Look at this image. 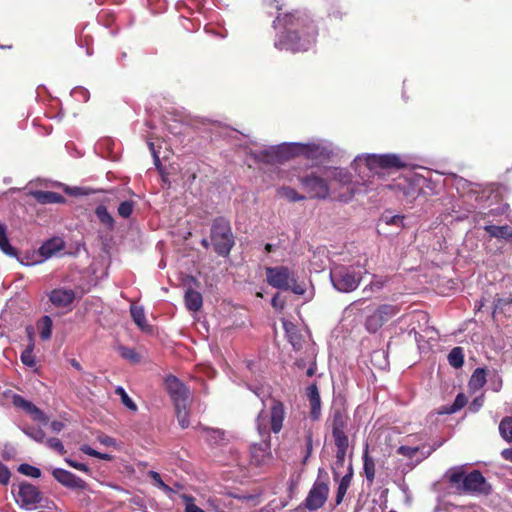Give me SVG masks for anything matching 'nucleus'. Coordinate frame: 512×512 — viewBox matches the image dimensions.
<instances>
[{
  "label": "nucleus",
  "instance_id": "53",
  "mask_svg": "<svg viewBox=\"0 0 512 512\" xmlns=\"http://www.w3.org/2000/svg\"><path fill=\"white\" fill-rule=\"evenodd\" d=\"M467 404V398L464 394L460 393L456 396V399L451 406V408L447 411L448 413H455L458 410L462 409Z\"/></svg>",
  "mask_w": 512,
  "mask_h": 512
},
{
  "label": "nucleus",
  "instance_id": "54",
  "mask_svg": "<svg viewBox=\"0 0 512 512\" xmlns=\"http://www.w3.org/2000/svg\"><path fill=\"white\" fill-rule=\"evenodd\" d=\"M46 444L49 448L57 451L61 455L66 453L64 445L58 438H49L46 440Z\"/></svg>",
  "mask_w": 512,
  "mask_h": 512
},
{
  "label": "nucleus",
  "instance_id": "13",
  "mask_svg": "<svg viewBox=\"0 0 512 512\" xmlns=\"http://www.w3.org/2000/svg\"><path fill=\"white\" fill-rule=\"evenodd\" d=\"M488 488L483 475L479 471L474 470L464 477L460 493H487Z\"/></svg>",
  "mask_w": 512,
  "mask_h": 512
},
{
  "label": "nucleus",
  "instance_id": "30",
  "mask_svg": "<svg viewBox=\"0 0 512 512\" xmlns=\"http://www.w3.org/2000/svg\"><path fill=\"white\" fill-rule=\"evenodd\" d=\"M486 383V372L483 368H477L470 380H469V388L472 390L481 389Z\"/></svg>",
  "mask_w": 512,
  "mask_h": 512
},
{
  "label": "nucleus",
  "instance_id": "64",
  "mask_svg": "<svg viewBox=\"0 0 512 512\" xmlns=\"http://www.w3.org/2000/svg\"><path fill=\"white\" fill-rule=\"evenodd\" d=\"M501 455H502V457H503L505 460H508V461H511V462H512V448L504 449V450L501 452Z\"/></svg>",
  "mask_w": 512,
  "mask_h": 512
},
{
  "label": "nucleus",
  "instance_id": "14",
  "mask_svg": "<svg viewBox=\"0 0 512 512\" xmlns=\"http://www.w3.org/2000/svg\"><path fill=\"white\" fill-rule=\"evenodd\" d=\"M51 473L55 480L66 488L86 490L88 487L84 480L68 470L62 468H53Z\"/></svg>",
  "mask_w": 512,
  "mask_h": 512
},
{
  "label": "nucleus",
  "instance_id": "2",
  "mask_svg": "<svg viewBox=\"0 0 512 512\" xmlns=\"http://www.w3.org/2000/svg\"><path fill=\"white\" fill-rule=\"evenodd\" d=\"M351 181L350 172L339 167H325L299 177V182L310 199L325 200L333 195L342 202L350 201L355 192L349 189L348 193H339L338 186L349 185Z\"/></svg>",
  "mask_w": 512,
  "mask_h": 512
},
{
  "label": "nucleus",
  "instance_id": "63",
  "mask_svg": "<svg viewBox=\"0 0 512 512\" xmlns=\"http://www.w3.org/2000/svg\"><path fill=\"white\" fill-rule=\"evenodd\" d=\"M99 441L106 446H114L116 443L115 440L109 436L100 437Z\"/></svg>",
  "mask_w": 512,
  "mask_h": 512
},
{
  "label": "nucleus",
  "instance_id": "56",
  "mask_svg": "<svg viewBox=\"0 0 512 512\" xmlns=\"http://www.w3.org/2000/svg\"><path fill=\"white\" fill-rule=\"evenodd\" d=\"M65 462L72 468L77 469L79 471L88 472L89 468L87 465L83 463L76 462L70 458H65Z\"/></svg>",
  "mask_w": 512,
  "mask_h": 512
},
{
  "label": "nucleus",
  "instance_id": "19",
  "mask_svg": "<svg viewBox=\"0 0 512 512\" xmlns=\"http://www.w3.org/2000/svg\"><path fill=\"white\" fill-rule=\"evenodd\" d=\"M352 478H353V466H352V462L349 461L347 464L346 473L340 479H338L339 484L337 487L336 498H335L336 505H339L342 503V501L347 493V490L351 485Z\"/></svg>",
  "mask_w": 512,
  "mask_h": 512
},
{
  "label": "nucleus",
  "instance_id": "1",
  "mask_svg": "<svg viewBox=\"0 0 512 512\" xmlns=\"http://www.w3.org/2000/svg\"><path fill=\"white\" fill-rule=\"evenodd\" d=\"M273 25L276 30L274 45L279 50L307 51L318 36L315 22L301 11L279 14Z\"/></svg>",
  "mask_w": 512,
  "mask_h": 512
},
{
  "label": "nucleus",
  "instance_id": "12",
  "mask_svg": "<svg viewBox=\"0 0 512 512\" xmlns=\"http://www.w3.org/2000/svg\"><path fill=\"white\" fill-rule=\"evenodd\" d=\"M16 503L25 510H32L41 500L38 488L30 483H21L18 490H13Z\"/></svg>",
  "mask_w": 512,
  "mask_h": 512
},
{
  "label": "nucleus",
  "instance_id": "15",
  "mask_svg": "<svg viewBox=\"0 0 512 512\" xmlns=\"http://www.w3.org/2000/svg\"><path fill=\"white\" fill-rule=\"evenodd\" d=\"M12 403L15 407L20 408L29 414L33 420L39 421L43 424L47 423L48 418L46 415L32 402L24 399L22 396L14 395Z\"/></svg>",
  "mask_w": 512,
  "mask_h": 512
},
{
  "label": "nucleus",
  "instance_id": "40",
  "mask_svg": "<svg viewBox=\"0 0 512 512\" xmlns=\"http://www.w3.org/2000/svg\"><path fill=\"white\" fill-rule=\"evenodd\" d=\"M465 476L461 468L451 469L448 473L449 481L455 486L459 493L461 492V484Z\"/></svg>",
  "mask_w": 512,
  "mask_h": 512
},
{
  "label": "nucleus",
  "instance_id": "5",
  "mask_svg": "<svg viewBox=\"0 0 512 512\" xmlns=\"http://www.w3.org/2000/svg\"><path fill=\"white\" fill-rule=\"evenodd\" d=\"M362 276L363 272L353 266L336 267L330 273L333 287L342 293L356 290L361 283Z\"/></svg>",
  "mask_w": 512,
  "mask_h": 512
},
{
  "label": "nucleus",
  "instance_id": "26",
  "mask_svg": "<svg viewBox=\"0 0 512 512\" xmlns=\"http://www.w3.org/2000/svg\"><path fill=\"white\" fill-rule=\"evenodd\" d=\"M185 305L189 311H198L201 309L203 304L202 295L193 289H188L185 292Z\"/></svg>",
  "mask_w": 512,
  "mask_h": 512
},
{
  "label": "nucleus",
  "instance_id": "29",
  "mask_svg": "<svg viewBox=\"0 0 512 512\" xmlns=\"http://www.w3.org/2000/svg\"><path fill=\"white\" fill-rule=\"evenodd\" d=\"M363 470L365 473V477L369 483H373L375 479V461L368 454V450L366 449L363 453Z\"/></svg>",
  "mask_w": 512,
  "mask_h": 512
},
{
  "label": "nucleus",
  "instance_id": "25",
  "mask_svg": "<svg viewBox=\"0 0 512 512\" xmlns=\"http://www.w3.org/2000/svg\"><path fill=\"white\" fill-rule=\"evenodd\" d=\"M32 195L41 204L62 203L65 201L62 195L52 191H35Z\"/></svg>",
  "mask_w": 512,
  "mask_h": 512
},
{
  "label": "nucleus",
  "instance_id": "4",
  "mask_svg": "<svg viewBox=\"0 0 512 512\" xmlns=\"http://www.w3.org/2000/svg\"><path fill=\"white\" fill-rule=\"evenodd\" d=\"M266 280L273 288L291 290L298 295L305 292V289L297 283L294 273L285 266L267 267Z\"/></svg>",
  "mask_w": 512,
  "mask_h": 512
},
{
  "label": "nucleus",
  "instance_id": "16",
  "mask_svg": "<svg viewBox=\"0 0 512 512\" xmlns=\"http://www.w3.org/2000/svg\"><path fill=\"white\" fill-rule=\"evenodd\" d=\"M65 248V241L60 237H54L44 242L39 248V254L43 262L61 252Z\"/></svg>",
  "mask_w": 512,
  "mask_h": 512
},
{
  "label": "nucleus",
  "instance_id": "10",
  "mask_svg": "<svg viewBox=\"0 0 512 512\" xmlns=\"http://www.w3.org/2000/svg\"><path fill=\"white\" fill-rule=\"evenodd\" d=\"M400 311L397 305L382 304L378 306L372 313L367 315L365 319V328L370 333H375L391 318L396 316Z\"/></svg>",
  "mask_w": 512,
  "mask_h": 512
},
{
  "label": "nucleus",
  "instance_id": "9",
  "mask_svg": "<svg viewBox=\"0 0 512 512\" xmlns=\"http://www.w3.org/2000/svg\"><path fill=\"white\" fill-rule=\"evenodd\" d=\"M329 491L327 472L323 468H319L317 479L305 499V507L310 511L321 508L327 501Z\"/></svg>",
  "mask_w": 512,
  "mask_h": 512
},
{
  "label": "nucleus",
  "instance_id": "36",
  "mask_svg": "<svg viewBox=\"0 0 512 512\" xmlns=\"http://www.w3.org/2000/svg\"><path fill=\"white\" fill-rule=\"evenodd\" d=\"M387 282H388L387 277L373 275L372 281L364 287L363 292L364 293L379 292L380 290H382L384 288V286L386 285Z\"/></svg>",
  "mask_w": 512,
  "mask_h": 512
},
{
  "label": "nucleus",
  "instance_id": "3",
  "mask_svg": "<svg viewBox=\"0 0 512 512\" xmlns=\"http://www.w3.org/2000/svg\"><path fill=\"white\" fill-rule=\"evenodd\" d=\"M406 166L405 161L397 154H361L355 157L351 167L366 185V178L380 175L384 169H400Z\"/></svg>",
  "mask_w": 512,
  "mask_h": 512
},
{
  "label": "nucleus",
  "instance_id": "50",
  "mask_svg": "<svg viewBox=\"0 0 512 512\" xmlns=\"http://www.w3.org/2000/svg\"><path fill=\"white\" fill-rule=\"evenodd\" d=\"M181 499L185 503V512H205L203 509L195 505L194 499L192 496L187 494H182Z\"/></svg>",
  "mask_w": 512,
  "mask_h": 512
},
{
  "label": "nucleus",
  "instance_id": "31",
  "mask_svg": "<svg viewBox=\"0 0 512 512\" xmlns=\"http://www.w3.org/2000/svg\"><path fill=\"white\" fill-rule=\"evenodd\" d=\"M27 333L29 335V338H30V341L31 343L28 345V347L22 352L21 354V361L23 362V364H25L26 366L28 367H33L35 366V359H34V356H33V348H34V344H33V341H32V334H33V329L31 327L27 328Z\"/></svg>",
  "mask_w": 512,
  "mask_h": 512
},
{
  "label": "nucleus",
  "instance_id": "22",
  "mask_svg": "<svg viewBox=\"0 0 512 512\" xmlns=\"http://www.w3.org/2000/svg\"><path fill=\"white\" fill-rule=\"evenodd\" d=\"M483 229L489 234L491 238L498 240L512 241V227L509 225H484Z\"/></svg>",
  "mask_w": 512,
  "mask_h": 512
},
{
  "label": "nucleus",
  "instance_id": "34",
  "mask_svg": "<svg viewBox=\"0 0 512 512\" xmlns=\"http://www.w3.org/2000/svg\"><path fill=\"white\" fill-rule=\"evenodd\" d=\"M346 455H347V450H336V455H335L336 460L332 467L333 478L335 481H338V479L340 478V470H341V468H343L345 466Z\"/></svg>",
  "mask_w": 512,
  "mask_h": 512
},
{
  "label": "nucleus",
  "instance_id": "58",
  "mask_svg": "<svg viewBox=\"0 0 512 512\" xmlns=\"http://www.w3.org/2000/svg\"><path fill=\"white\" fill-rule=\"evenodd\" d=\"M272 306L275 309L282 310L284 308V300L280 298L279 294H276L271 301Z\"/></svg>",
  "mask_w": 512,
  "mask_h": 512
},
{
  "label": "nucleus",
  "instance_id": "17",
  "mask_svg": "<svg viewBox=\"0 0 512 512\" xmlns=\"http://www.w3.org/2000/svg\"><path fill=\"white\" fill-rule=\"evenodd\" d=\"M433 451H434V448H431V447H426V446L419 447V446H410V445H401L397 449L398 454H400L404 457L410 458V459L415 458L416 462H420V461L424 460Z\"/></svg>",
  "mask_w": 512,
  "mask_h": 512
},
{
  "label": "nucleus",
  "instance_id": "44",
  "mask_svg": "<svg viewBox=\"0 0 512 512\" xmlns=\"http://www.w3.org/2000/svg\"><path fill=\"white\" fill-rule=\"evenodd\" d=\"M248 388L264 403L265 399L271 396V388L268 385L259 384Z\"/></svg>",
  "mask_w": 512,
  "mask_h": 512
},
{
  "label": "nucleus",
  "instance_id": "41",
  "mask_svg": "<svg viewBox=\"0 0 512 512\" xmlns=\"http://www.w3.org/2000/svg\"><path fill=\"white\" fill-rule=\"evenodd\" d=\"M189 405H180L176 406V417L178 420L179 425L182 428H187L189 426V412H188Z\"/></svg>",
  "mask_w": 512,
  "mask_h": 512
},
{
  "label": "nucleus",
  "instance_id": "18",
  "mask_svg": "<svg viewBox=\"0 0 512 512\" xmlns=\"http://www.w3.org/2000/svg\"><path fill=\"white\" fill-rule=\"evenodd\" d=\"M75 299V292L72 289L67 288H57L51 291L49 295V300L56 307H67Z\"/></svg>",
  "mask_w": 512,
  "mask_h": 512
},
{
  "label": "nucleus",
  "instance_id": "42",
  "mask_svg": "<svg viewBox=\"0 0 512 512\" xmlns=\"http://www.w3.org/2000/svg\"><path fill=\"white\" fill-rule=\"evenodd\" d=\"M115 393L120 396L122 404L128 408L129 410L135 412L137 411V405L135 402L129 397L123 387L118 386L115 389Z\"/></svg>",
  "mask_w": 512,
  "mask_h": 512
},
{
  "label": "nucleus",
  "instance_id": "39",
  "mask_svg": "<svg viewBox=\"0 0 512 512\" xmlns=\"http://www.w3.org/2000/svg\"><path fill=\"white\" fill-rule=\"evenodd\" d=\"M169 395L172 398L175 407L190 404V394L186 387L182 388L180 391L173 392Z\"/></svg>",
  "mask_w": 512,
  "mask_h": 512
},
{
  "label": "nucleus",
  "instance_id": "28",
  "mask_svg": "<svg viewBox=\"0 0 512 512\" xmlns=\"http://www.w3.org/2000/svg\"><path fill=\"white\" fill-rule=\"evenodd\" d=\"M37 329L42 340H49L52 334V319L45 315L37 322Z\"/></svg>",
  "mask_w": 512,
  "mask_h": 512
},
{
  "label": "nucleus",
  "instance_id": "7",
  "mask_svg": "<svg viewBox=\"0 0 512 512\" xmlns=\"http://www.w3.org/2000/svg\"><path fill=\"white\" fill-rule=\"evenodd\" d=\"M211 241L219 255L226 256L230 253L234 245V238L230 225L226 220L219 218L213 222Z\"/></svg>",
  "mask_w": 512,
  "mask_h": 512
},
{
  "label": "nucleus",
  "instance_id": "33",
  "mask_svg": "<svg viewBox=\"0 0 512 512\" xmlns=\"http://www.w3.org/2000/svg\"><path fill=\"white\" fill-rule=\"evenodd\" d=\"M278 196L287 199L290 202L302 201L306 197L299 194L294 188L283 186L277 190Z\"/></svg>",
  "mask_w": 512,
  "mask_h": 512
},
{
  "label": "nucleus",
  "instance_id": "59",
  "mask_svg": "<svg viewBox=\"0 0 512 512\" xmlns=\"http://www.w3.org/2000/svg\"><path fill=\"white\" fill-rule=\"evenodd\" d=\"M148 146H149V149L152 153V156L154 158V163L157 167L160 166V159H159V155L157 153V151L155 150V147H154V143L153 142H149L148 143Z\"/></svg>",
  "mask_w": 512,
  "mask_h": 512
},
{
  "label": "nucleus",
  "instance_id": "43",
  "mask_svg": "<svg viewBox=\"0 0 512 512\" xmlns=\"http://www.w3.org/2000/svg\"><path fill=\"white\" fill-rule=\"evenodd\" d=\"M149 477L153 480V484L161 489L164 493H166L168 496H170L174 491L172 488H170L168 485H166L160 474L156 471H149L148 472Z\"/></svg>",
  "mask_w": 512,
  "mask_h": 512
},
{
  "label": "nucleus",
  "instance_id": "35",
  "mask_svg": "<svg viewBox=\"0 0 512 512\" xmlns=\"http://www.w3.org/2000/svg\"><path fill=\"white\" fill-rule=\"evenodd\" d=\"M95 214L99 221L107 228L112 229L114 227V219L105 206H98L95 210Z\"/></svg>",
  "mask_w": 512,
  "mask_h": 512
},
{
  "label": "nucleus",
  "instance_id": "57",
  "mask_svg": "<svg viewBox=\"0 0 512 512\" xmlns=\"http://www.w3.org/2000/svg\"><path fill=\"white\" fill-rule=\"evenodd\" d=\"M483 403H484V396L483 395L478 396L470 403L469 410L472 412H477L483 406Z\"/></svg>",
  "mask_w": 512,
  "mask_h": 512
},
{
  "label": "nucleus",
  "instance_id": "61",
  "mask_svg": "<svg viewBox=\"0 0 512 512\" xmlns=\"http://www.w3.org/2000/svg\"><path fill=\"white\" fill-rule=\"evenodd\" d=\"M508 210V205H503L497 209H491L489 210L488 214L489 215H500V214H504L506 213Z\"/></svg>",
  "mask_w": 512,
  "mask_h": 512
},
{
  "label": "nucleus",
  "instance_id": "24",
  "mask_svg": "<svg viewBox=\"0 0 512 512\" xmlns=\"http://www.w3.org/2000/svg\"><path fill=\"white\" fill-rule=\"evenodd\" d=\"M283 327L293 348L299 350L302 347V335L298 332L296 326L291 322L283 321Z\"/></svg>",
  "mask_w": 512,
  "mask_h": 512
},
{
  "label": "nucleus",
  "instance_id": "51",
  "mask_svg": "<svg viewBox=\"0 0 512 512\" xmlns=\"http://www.w3.org/2000/svg\"><path fill=\"white\" fill-rule=\"evenodd\" d=\"M119 353L123 358H125L133 363H136L139 361V355L132 348L121 346V347H119Z\"/></svg>",
  "mask_w": 512,
  "mask_h": 512
},
{
  "label": "nucleus",
  "instance_id": "52",
  "mask_svg": "<svg viewBox=\"0 0 512 512\" xmlns=\"http://www.w3.org/2000/svg\"><path fill=\"white\" fill-rule=\"evenodd\" d=\"M133 208L134 203L132 201H124L118 206V214L123 218H128L132 214Z\"/></svg>",
  "mask_w": 512,
  "mask_h": 512
},
{
  "label": "nucleus",
  "instance_id": "23",
  "mask_svg": "<svg viewBox=\"0 0 512 512\" xmlns=\"http://www.w3.org/2000/svg\"><path fill=\"white\" fill-rule=\"evenodd\" d=\"M349 416L343 409H335L332 414V433L346 432Z\"/></svg>",
  "mask_w": 512,
  "mask_h": 512
},
{
  "label": "nucleus",
  "instance_id": "8",
  "mask_svg": "<svg viewBox=\"0 0 512 512\" xmlns=\"http://www.w3.org/2000/svg\"><path fill=\"white\" fill-rule=\"evenodd\" d=\"M292 157L303 156L311 160H322L333 153L332 144L326 140L309 143L292 142Z\"/></svg>",
  "mask_w": 512,
  "mask_h": 512
},
{
  "label": "nucleus",
  "instance_id": "49",
  "mask_svg": "<svg viewBox=\"0 0 512 512\" xmlns=\"http://www.w3.org/2000/svg\"><path fill=\"white\" fill-rule=\"evenodd\" d=\"M165 383L169 394L180 391L182 388L185 387L184 384L180 382L179 379L176 378L175 376H168L166 378Z\"/></svg>",
  "mask_w": 512,
  "mask_h": 512
},
{
  "label": "nucleus",
  "instance_id": "20",
  "mask_svg": "<svg viewBox=\"0 0 512 512\" xmlns=\"http://www.w3.org/2000/svg\"><path fill=\"white\" fill-rule=\"evenodd\" d=\"M250 455L251 461L255 465H262L266 463L270 457L269 443L266 440H263L261 443L251 445Z\"/></svg>",
  "mask_w": 512,
  "mask_h": 512
},
{
  "label": "nucleus",
  "instance_id": "38",
  "mask_svg": "<svg viewBox=\"0 0 512 512\" xmlns=\"http://www.w3.org/2000/svg\"><path fill=\"white\" fill-rule=\"evenodd\" d=\"M501 437L507 442H512V417L508 416L501 420L499 424Z\"/></svg>",
  "mask_w": 512,
  "mask_h": 512
},
{
  "label": "nucleus",
  "instance_id": "32",
  "mask_svg": "<svg viewBox=\"0 0 512 512\" xmlns=\"http://www.w3.org/2000/svg\"><path fill=\"white\" fill-rule=\"evenodd\" d=\"M130 312L134 322L141 330H146L149 327L146 321L143 307L132 305Z\"/></svg>",
  "mask_w": 512,
  "mask_h": 512
},
{
  "label": "nucleus",
  "instance_id": "45",
  "mask_svg": "<svg viewBox=\"0 0 512 512\" xmlns=\"http://www.w3.org/2000/svg\"><path fill=\"white\" fill-rule=\"evenodd\" d=\"M206 438L211 444H219L224 440L225 433L219 429L205 428Z\"/></svg>",
  "mask_w": 512,
  "mask_h": 512
},
{
  "label": "nucleus",
  "instance_id": "46",
  "mask_svg": "<svg viewBox=\"0 0 512 512\" xmlns=\"http://www.w3.org/2000/svg\"><path fill=\"white\" fill-rule=\"evenodd\" d=\"M22 431L31 439L38 443H43L45 440V433L40 428L35 427H24L22 428Z\"/></svg>",
  "mask_w": 512,
  "mask_h": 512
},
{
  "label": "nucleus",
  "instance_id": "11",
  "mask_svg": "<svg viewBox=\"0 0 512 512\" xmlns=\"http://www.w3.org/2000/svg\"><path fill=\"white\" fill-rule=\"evenodd\" d=\"M256 160L264 163L283 162L292 157V144L282 143L274 146H264L254 152Z\"/></svg>",
  "mask_w": 512,
  "mask_h": 512
},
{
  "label": "nucleus",
  "instance_id": "21",
  "mask_svg": "<svg viewBox=\"0 0 512 512\" xmlns=\"http://www.w3.org/2000/svg\"><path fill=\"white\" fill-rule=\"evenodd\" d=\"M307 397L311 406V418L318 420L321 416V398L316 384H311L307 388Z\"/></svg>",
  "mask_w": 512,
  "mask_h": 512
},
{
  "label": "nucleus",
  "instance_id": "37",
  "mask_svg": "<svg viewBox=\"0 0 512 512\" xmlns=\"http://www.w3.org/2000/svg\"><path fill=\"white\" fill-rule=\"evenodd\" d=\"M449 364L454 368H460L464 364V354L461 347L453 348L448 354Z\"/></svg>",
  "mask_w": 512,
  "mask_h": 512
},
{
  "label": "nucleus",
  "instance_id": "27",
  "mask_svg": "<svg viewBox=\"0 0 512 512\" xmlns=\"http://www.w3.org/2000/svg\"><path fill=\"white\" fill-rule=\"evenodd\" d=\"M0 250L10 256H16V250L11 246L7 237V227L5 224L0 222Z\"/></svg>",
  "mask_w": 512,
  "mask_h": 512
},
{
  "label": "nucleus",
  "instance_id": "47",
  "mask_svg": "<svg viewBox=\"0 0 512 512\" xmlns=\"http://www.w3.org/2000/svg\"><path fill=\"white\" fill-rule=\"evenodd\" d=\"M18 471L28 477L39 478L41 477V470L35 466L23 463L18 467Z\"/></svg>",
  "mask_w": 512,
  "mask_h": 512
},
{
  "label": "nucleus",
  "instance_id": "62",
  "mask_svg": "<svg viewBox=\"0 0 512 512\" xmlns=\"http://www.w3.org/2000/svg\"><path fill=\"white\" fill-rule=\"evenodd\" d=\"M50 427L53 432L59 433L64 428V423L61 421H53Z\"/></svg>",
  "mask_w": 512,
  "mask_h": 512
},
{
  "label": "nucleus",
  "instance_id": "48",
  "mask_svg": "<svg viewBox=\"0 0 512 512\" xmlns=\"http://www.w3.org/2000/svg\"><path fill=\"white\" fill-rule=\"evenodd\" d=\"M337 450H348L349 440L346 432L332 433Z\"/></svg>",
  "mask_w": 512,
  "mask_h": 512
},
{
  "label": "nucleus",
  "instance_id": "6",
  "mask_svg": "<svg viewBox=\"0 0 512 512\" xmlns=\"http://www.w3.org/2000/svg\"><path fill=\"white\" fill-rule=\"evenodd\" d=\"M285 419V408L281 401L273 399L272 405L270 408V428L268 426L267 417L265 415L264 409L259 413L256 424L257 430L262 437H268L269 431L271 430L274 433H279L283 427V422Z\"/></svg>",
  "mask_w": 512,
  "mask_h": 512
},
{
  "label": "nucleus",
  "instance_id": "60",
  "mask_svg": "<svg viewBox=\"0 0 512 512\" xmlns=\"http://www.w3.org/2000/svg\"><path fill=\"white\" fill-rule=\"evenodd\" d=\"M81 451L89 456H92V457L98 456V451H96L95 449L91 448L88 445L82 446Z\"/></svg>",
  "mask_w": 512,
  "mask_h": 512
},
{
  "label": "nucleus",
  "instance_id": "55",
  "mask_svg": "<svg viewBox=\"0 0 512 512\" xmlns=\"http://www.w3.org/2000/svg\"><path fill=\"white\" fill-rule=\"evenodd\" d=\"M11 473L6 465L0 462V483L6 485L10 480Z\"/></svg>",
  "mask_w": 512,
  "mask_h": 512
}]
</instances>
